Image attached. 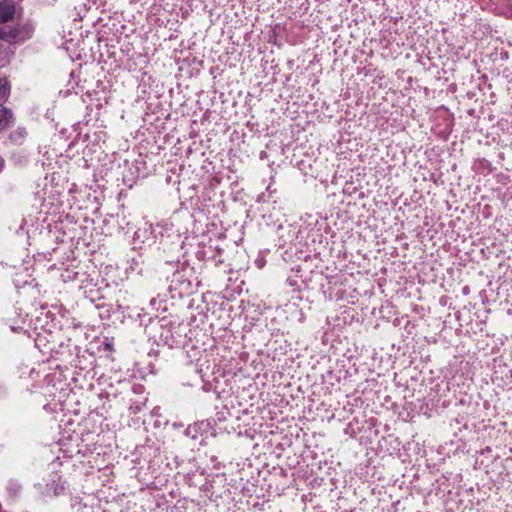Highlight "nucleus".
<instances>
[{
  "mask_svg": "<svg viewBox=\"0 0 512 512\" xmlns=\"http://www.w3.org/2000/svg\"><path fill=\"white\" fill-rule=\"evenodd\" d=\"M16 9L11 1H0V23H6L14 19Z\"/></svg>",
  "mask_w": 512,
  "mask_h": 512,
  "instance_id": "1",
  "label": "nucleus"
},
{
  "mask_svg": "<svg viewBox=\"0 0 512 512\" xmlns=\"http://www.w3.org/2000/svg\"><path fill=\"white\" fill-rule=\"evenodd\" d=\"M10 119L9 111L0 105V127H5Z\"/></svg>",
  "mask_w": 512,
  "mask_h": 512,
  "instance_id": "2",
  "label": "nucleus"
},
{
  "mask_svg": "<svg viewBox=\"0 0 512 512\" xmlns=\"http://www.w3.org/2000/svg\"><path fill=\"white\" fill-rule=\"evenodd\" d=\"M6 85H7L6 80L0 78V94L1 95H5L6 94V92H7Z\"/></svg>",
  "mask_w": 512,
  "mask_h": 512,
  "instance_id": "3",
  "label": "nucleus"
}]
</instances>
